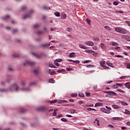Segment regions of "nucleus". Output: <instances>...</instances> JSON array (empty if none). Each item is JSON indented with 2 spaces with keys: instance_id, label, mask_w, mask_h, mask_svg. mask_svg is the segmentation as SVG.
Wrapping results in <instances>:
<instances>
[{
  "instance_id": "obj_51",
  "label": "nucleus",
  "mask_w": 130,
  "mask_h": 130,
  "mask_svg": "<svg viewBox=\"0 0 130 130\" xmlns=\"http://www.w3.org/2000/svg\"><path fill=\"white\" fill-rule=\"evenodd\" d=\"M86 22L88 25H90L91 21L89 19H86Z\"/></svg>"
},
{
  "instance_id": "obj_25",
  "label": "nucleus",
  "mask_w": 130,
  "mask_h": 130,
  "mask_svg": "<svg viewBox=\"0 0 130 130\" xmlns=\"http://www.w3.org/2000/svg\"><path fill=\"white\" fill-rule=\"evenodd\" d=\"M85 106H86V107H90L91 108V107H93L94 106V104H85Z\"/></svg>"
},
{
  "instance_id": "obj_21",
  "label": "nucleus",
  "mask_w": 130,
  "mask_h": 130,
  "mask_svg": "<svg viewBox=\"0 0 130 130\" xmlns=\"http://www.w3.org/2000/svg\"><path fill=\"white\" fill-rule=\"evenodd\" d=\"M58 109H56L54 110V112L52 114L53 116H56V111H58Z\"/></svg>"
},
{
  "instance_id": "obj_52",
  "label": "nucleus",
  "mask_w": 130,
  "mask_h": 130,
  "mask_svg": "<svg viewBox=\"0 0 130 130\" xmlns=\"http://www.w3.org/2000/svg\"><path fill=\"white\" fill-rule=\"evenodd\" d=\"M67 71H68V72H70V71H74V69H72L71 68H67Z\"/></svg>"
},
{
  "instance_id": "obj_41",
  "label": "nucleus",
  "mask_w": 130,
  "mask_h": 130,
  "mask_svg": "<svg viewBox=\"0 0 130 130\" xmlns=\"http://www.w3.org/2000/svg\"><path fill=\"white\" fill-rule=\"evenodd\" d=\"M8 18H10V16L9 15H7L6 16H5V17L3 18V20L4 21H6V19H8Z\"/></svg>"
},
{
  "instance_id": "obj_4",
  "label": "nucleus",
  "mask_w": 130,
  "mask_h": 130,
  "mask_svg": "<svg viewBox=\"0 0 130 130\" xmlns=\"http://www.w3.org/2000/svg\"><path fill=\"white\" fill-rule=\"evenodd\" d=\"M34 64H35V62L30 60H27L23 63V67L25 66H34Z\"/></svg>"
},
{
  "instance_id": "obj_58",
  "label": "nucleus",
  "mask_w": 130,
  "mask_h": 130,
  "mask_svg": "<svg viewBox=\"0 0 130 130\" xmlns=\"http://www.w3.org/2000/svg\"><path fill=\"white\" fill-rule=\"evenodd\" d=\"M101 48H102V49H104V48L105 45H104V43H101Z\"/></svg>"
},
{
  "instance_id": "obj_30",
  "label": "nucleus",
  "mask_w": 130,
  "mask_h": 130,
  "mask_svg": "<svg viewBox=\"0 0 130 130\" xmlns=\"http://www.w3.org/2000/svg\"><path fill=\"white\" fill-rule=\"evenodd\" d=\"M49 45H50L49 44ZM48 45V44H43L41 45V47H48V46H49Z\"/></svg>"
},
{
  "instance_id": "obj_62",
  "label": "nucleus",
  "mask_w": 130,
  "mask_h": 130,
  "mask_svg": "<svg viewBox=\"0 0 130 130\" xmlns=\"http://www.w3.org/2000/svg\"><path fill=\"white\" fill-rule=\"evenodd\" d=\"M19 55L18 54H16V55H13V57H15V58H19Z\"/></svg>"
},
{
  "instance_id": "obj_53",
  "label": "nucleus",
  "mask_w": 130,
  "mask_h": 130,
  "mask_svg": "<svg viewBox=\"0 0 130 130\" xmlns=\"http://www.w3.org/2000/svg\"><path fill=\"white\" fill-rule=\"evenodd\" d=\"M126 40L127 41H130V37H129V36H127L126 35Z\"/></svg>"
},
{
  "instance_id": "obj_2",
  "label": "nucleus",
  "mask_w": 130,
  "mask_h": 130,
  "mask_svg": "<svg viewBox=\"0 0 130 130\" xmlns=\"http://www.w3.org/2000/svg\"><path fill=\"white\" fill-rule=\"evenodd\" d=\"M32 55L36 57V58H38V59H41L43 57H47V54L45 53H42L40 55L37 54L35 53H32Z\"/></svg>"
},
{
  "instance_id": "obj_46",
  "label": "nucleus",
  "mask_w": 130,
  "mask_h": 130,
  "mask_svg": "<svg viewBox=\"0 0 130 130\" xmlns=\"http://www.w3.org/2000/svg\"><path fill=\"white\" fill-rule=\"evenodd\" d=\"M85 94H86V95L87 96V97H89V96H90V92H86Z\"/></svg>"
},
{
  "instance_id": "obj_34",
  "label": "nucleus",
  "mask_w": 130,
  "mask_h": 130,
  "mask_svg": "<svg viewBox=\"0 0 130 130\" xmlns=\"http://www.w3.org/2000/svg\"><path fill=\"white\" fill-rule=\"evenodd\" d=\"M124 64L126 66L127 69H130V63H127V62H124Z\"/></svg>"
},
{
  "instance_id": "obj_57",
  "label": "nucleus",
  "mask_w": 130,
  "mask_h": 130,
  "mask_svg": "<svg viewBox=\"0 0 130 130\" xmlns=\"http://www.w3.org/2000/svg\"><path fill=\"white\" fill-rule=\"evenodd\" d=\"M33 28H37V27H39V25L38 24H34L32 26Z\"/></svg>"
},
{
  "instance_id": "obj_36",
  "label": "nucleus",
  "mask_w": 130,
  "mask_h": 130,
  "mask_svg": "<svg viewBox=\"0 0 130 130\" xmlns=\"http://www.w3.org/2000/svg\"><path fill=\"white\" fill-rule=\"evenodd\" d=\"M55 61H56V62H61V61H62V59H57L55 60Z\"/></svg>"
},
{
  "instance_id": "obj_64",
  "label": "nucleus",
  "mask_w": 130,
  "mask_h": 130,
  "mask_svg": "<svg viewBox=\"0 0 130 130\" xmlns=\"http://www.w3.org/2000/svg\"><path fill=\"white\" fill-rule=\"evenodd\" d=\"M62 72H63V70H59L57 71L58 73H62Z\"/></svg>"
},
{
  "instance_id": "obj_50",
  "label": "nucleus",
  "mask_w": 130,
  "mask_h": 130,
  "mask_svg": "<svg viewBox=\"0 0 130 130\" xmlns=\"http://www.w3.org/2000/svg\"><path fill=\"white\" fill-rule=\"evenodd\" d=\"M70 112L71 113H75L76 112V109H71Z\"/></svg>"
},
{
  "instance_id": "obj_5",
  "label": "nucleus",
  "mask_w": 130,
  "mask_h": 130,
  "mask_svg": "<svg viewBox=\"0 0 130 130\" xmlns=\"http://www.w3.org/2000/svg\"><path fill=\"white\" fill-rule=\"evenodd\" d=\"M100 64H101L102 68H103V69H105V70L110 69V68H109V67H106V66H105V60H102L101 61H100Z\"/></svg>"
},
{
  "instance_id": "obj_3",
  "label": "nucleus",
  "mask_w": 130,
  "mask_h": 130,
  "mask_svg": "<svg viewBox=\"0 0 130 130\" xmlns=\"http://www.w3.org/2000/svg\"><path fill=\"white\" fill-rule=\"evenodd\" d=\"M115 31L121 33V34H126L127 33V30H126V29H124L121 27H117L116 28H115Z\"/></svg>"
},
{
  "instance_id": "obj_38",
  "label": "nucleus",
  "mask_w": 130,
  "mask_h": 130,
  "mask_svg": "<svg viewBox=\"0 0 130 130\" xmlns=\"http://www.w3.org/2000/svg\"><path fill=\"white\" fill-rule=\"evenodd\" d=\"M61 19H66V14L62 13V15L61 16Z\"/></svg>"
},
{
  "instance_id": "obj_10",
  "label": "nucleus",
  "mask_w": 130,
  "mask_h": 130,
  "mask_svg": "<svg viewBox=\"0 0 130 130\" xmlns=\"http://www.w3.org/2000/svg\"><path fill=\"white\" fill-rule=\"evenodd\" d=\"M110 44L112 45V46H117L118 45V43L114 42V41H111Z\"/></svg>"
},
{
  "instance_id": "obj_63",
  "label": "nucleus",
  "mask_w": 130,
  "mask_h": 130,
  "mask_svg": "<svg viewBox=\"0 0 130 130\" xmlns=\"http://www.w3.org/2000/svg\"><path fill=\"white\" fill-rule=\"evenodd\" d=\"M34 72L35 73V74H38L39 73L38 70H35L34 71Z\"/></svg>"
},
{
  "instance_id": "obj_16",
  "label": "nucleus",
  "mask_w": 130,
  "mask_h": 130,
  "mask_svg": "<svg viewBox=\"0 0 130 130\" xmlns=\"http://www.w3.org/2000/svg\"><path fill=\"white\" fill-rule=\"evenodd\" d=\"M79 47L80 48H82V49H87V47H86V46L83 45L82 44H79Z\"/></svg>"
},
{
  "instance_id": "obj_14",
  "label": "nucleus",
  "mask_w": 130,
  "mask_h": 130,
  "mask_svg": "<svg viewBox=\"0 0 130 130\" xmlns=\"http://www.w3.org/2000/svg\"><path fill=\"white\" fill-rule=\"evenodd\" d=\"M20 86H25L26 85V81L25 80H21L20 82Z\"/></svg>"
},
{
  "instance_id": "obj_28",
  "label": "nucleus",
  "mask_w": 130,
  "mask_h": 130,
  "mask_svg": "<svg viewBox=\"0 0 130 130\" xmlns=\"http://www.w3.org/2000/svg\"><path fill=\"white\" fill-rule=\"evenodd\" d=\"M113 87L114 88V89H117V88H118V83H116V84L113 85Z\"/></svg>"
},
{
  "instance_id": "obj_54",
  "label": "nucleus",
  "mask_w": 130,
  "mask_h": 130,
  "mask_svg": "<svg viewBox=\"0 0 130 130\" xmlns=\"http://www.w3.org/2000/svg\"><path fill=\"white\" fill-rule=\"evenodd\" d=\"M106 108H107L109 111H110V110H112V108L110 107L109 106H106Z\"/></svg>"
},
{
  "instance_id": "obj_1",
  "label": "nucleus",
  "mask_w": 130,
  "mask_h": 130,
  "mask_svg": "<svg viewBox=\"0 0 130 130\" xmlns=\"http://www.w3.org/2000/svg\"><path fill=\"white\" fill-rule=\"evenodd\" d=\"M21 90L23 92L30 91V88L29 87H25L21 88L19 87V85L17 84L16 83H14L12 84L10 87L9 89H1L0 92L3 93L4 92H13V91H15V92H18V91Z\"/></svg>"
},
{
  "instance_id": "obj_59",
  "label": "nucleus",
  "mask_w": 130,
  "mask_h": 130,
  "mask_svg": "<svg viewBox=\"0 0 130 130\" xmlns=\"http://www.w3.org/2000/svg\"><path fill=\"white\" fill-rule=\"evenodd\" d=\"M125 23L128 25V26H130V21H125Z\"/></svg>"
},
{
  "instance_id": "obj_8",
  "label": "nucleus",
  "mask_w": 130,
  "mask_h": 130,
  "mask_svg": "<svg viewBox=\"0 0 130 130\" xmlns=\"http://www.w3.org/2000/svg\"><path fill=\"white\" fill-rule=\"evenodd\" d=\"M33 13V11H31L30 12L28 13V14H26L24 15L23 17V19H27L28 18H30L31 17V14Z\"/></svg>"
},
{
  "instance_id": "obj_22",
  "label": "nucleus",
  "mask_w": 130,
  "mask_h": 130,
  "mask_svg": "<svg viewBox=\"0 0 130 130\" xmlns=\"http://www.w3.org/2000/svg\"><path fill=\"white\" fill-rule=\"evenodd\" d=\"M117 91H118L120 93H122V94L125 93V92L123 91V90H122L121 89H117Z\"/></svg>"
},
{
  "instance_id": "obj_18",
  "label": "nucleus",
  "mask_w": 130,
  "mask_h": 130,
  "mask_svg": "<svg viewBox=\"0 0 130 130\" xmlns=\"http://www.w3.org/2000/svg\"><path fill=\"white\" fill-rule=\"evenodd\" d=\"M69 61L72 62H75V63H80V60H73V59H69Z\"/></svg>"
},
{
  "instance_id": "obj_27",
  "label": "nucleus",
  "mask_w": 130,
  "mask_h": 130,
  "mask_svg": "<svg viewBox=\"0 0 130 130\" xmlns=\"http://www.w3.org/2000/svg\"><path fill=\"white\" fill-rule=\"evenodd\" d=\"M54 15L56 16V17H60V14L58 12H55Z\"/></svg>"
},
{
  "instance_id": "obj_48",
  "label": "nucleus",
  "mask_w": 130,
  "mask_h": 130,
  "mask_svg": "<svg viewBox=\"0 0 130 130\" xmlns=\"http://www.w3.org/2000/svg\"><path fill=\"white\" fill-rule=\"evenodd\" d=\"M25 111H26V109L23 108H21L20 109V112L23 113V112H25Z\"/></svg>"
},
{
  "instance_id": "obj_13",
  "label": "nucleus",
  "mask_w": 130,
  "mask_h": 130,
  "mask_svg": "<svg viewBox=\"0 0 130 130\" xmlns=\"http://www.w3.org/2000/svg\"><path fill=\"white\" fill-rule=\"evenodd\" d=\"M76 55L75 52H72L69 54V57H76Z\"/></svg>"
},
{
  "instance_id": "obj_49",
  "label": "nucleus",
  "mask_w": 130,
  "mask_h": 130,
  "mask_svg": "<svg viewBox=\"0 0 130 130\" xmlns=\"http://www.w3.org/2000/svg\"><path fill=\"white\" fill-rule=\"evenodd\" d=\"M91 60H84L83 61V63H88V62H91Z\"/></svg>"
},
{
  "instance_id": "obj_33",
  "label": "nucleus",
  "mask_w": 130,
  "mask_h": 130,
  "mask_svg": "<svg viewBox=\"0 0 130 130\" xmlns=\"http://www.w3.org/2000/svg\"><path fill=\"white\" fill-rule=\"evenodd\" d=\"M86 52H87L88 53H93V52H94V51L93 50H86Z\"/></svg>"
},
{
  "instance_id": "obj_47",
  "label": "nucleus",
  "mask_w": 130,
  "mask_h": 130,
  "mask_svg": "<svg viewBox=\"0 0 130 130\" xmlns=\"http://www.w3.org/2000/svg\"><path fill=\"white\" fill-rule=\"evenodd\" d=\"M93 40H94L95 41H99L100 39L99 38V37H94V38H93Z\"/></svg>"
},
{
  "instance_id": "obj_23",
  "label": "nucleus",
  "mask_w": 130,
  "mask_h": 130,
  "mask_svg": "<svg viewBox=\"0 0 130 130\" xmlns=\"http://www.w3.org/2000/svg\"><path fill=\"white\" fill-rule=\"evenodd\" d=\"M49 102L51 104H54V103H56V102H57V100H54V101H50Z\"/></svg>"
},
{
  "instance_id": "obj_20",
  "label": "nucleus",
  "mask_w": 130,
  "mask_h": 130,
  "mask_svg": "<svg viewBox=\"0 0 130 130\" xmlns=\"http://www.w3.org/2000/svg\"><path fill=\"white\" fill-rule=\"evenodd\" d=\"M49 83L54 84L55 83V81H54V79H53V78H51L49 80Z\"/></svg>"
},
{
  "instance_id": "obj_26",
  "label": "nucleus",
  "mask_w": 130,
  "mask_h": 130,
  "mask_svg": "<svg viewBox=\"0 0 130 130\" xmlns=\"http://www.w3.org/2000/svg\"><path fill=\"white\" fill-rule=\"evenodd\" d=\"M124 113L125 114H129L130 115V111L129 110H128L127 109H125V111L124 112Z\"/></svg>"
},
{
  "instance_id": "obj_6",
  "label": "nucleus",
  "mask_w": 130,
  "mask_h": 130,
  "mask_svg": "<svg viewBox=\"0 0 130 130\" xmlns=\"http://www.w3.org/2000/svg\"><path fill=\"white\" fill-rule=\"evenodd\" d=\"M37 110L38 111H48V108L44 106L39 107L37 108Z\"/></svg>"
},
{
  "instance_id": "obj_15",
  "label": "nucleus",
  "mask_w": 130,
  "mask_h": 130,
  "mask_svg": "<svg viewBox=\"0 0 130 130\" xmlns=\"http://www.w3.org/2000/svg\"><path fill=\"white\" fill-rule=\"evenodd\" d=\"M103 103L101 102H98L97 103H95L94 107H97L98 106H103Z\"/></svg>"
},
{
  "instance_id": "obj_35",
  "label": "nucleus",
  "mask_w": 130,
  "mask_h": 130,
  "mask_svg": "<svg viewBox=\"0 0 130 130\" xmlns=\"http://www.w3.org/2000/svg\"><path fill=\"white\" fill-rule=\"evenodd\" d=\"M66 102V100H61L58 102L59 104H62V103H64Z\"/></svg>"
},
{
  "instance_id": "obj_40",
  "label": "nucleus",
  "mask_w": 130,
  "mask_h": 130,
  "mask_svg": "<svg viewBox=\"0 0 130 130\" xmlns=\"http://www.w3.org/2000/svg\"><path fill=\"white\" fill-rule=\"evenodd\" d=\"M119 4V2H113V5L114 6H118Z\"/></svg>"
},
{
  "instance_id": "obj_42",
  "label": "nucleus",
  "mask_w": 130,
  "mask_h": 130,
  "mask_svg": "<svg viewBox=\"0 0 130 130\" xmlns=\"http://www.w3.org/2000/svg\"><path fill=\"white\" fill-rule=\"evenodd\" d=\"M121 38L122 39H126V35H122L121 36Z\"/></svg>"
},
{
  "instance_id": "obj_61",
  "label": "nucleus",
  "mask_w": 130,
  "mask_h": 130,
  "mask_svg": "<svg viewBox=\"0 0 130 130\" xmlns=\"http://www.w3.org/2000/svg\"><path fill=\"white\" fill-rule=\"evenodd\" d=\"M13 33H16V32H18V30L16 29H14L12 30Z\"/></svg>"
},
{
  "instance_id": "obj_60",
  "label": "nucleus",
  "mask_w": 130,
  "mask_h": 130,
  "mask_svg": "<svg viewBox=\"0 0 130 130\" xmlns=\"http://www.w3.org/2000/svg\"><path fill=\"white\" fill-rule=\"evenodd\" d=\"M56 73H55V71H52L51 73H50V75L51 76H53V75H55Z\"/></svg>"
},
{
  "instance_id": "obj_7",
  "label": "nucleus",
  "mask_w": 130,
  "mask_h": 130,
  "mask_svg": "<svg viewBox=\"0 0 130 130\" xmlns=\"http://www.w3.org/2000/svg\"><path fill=\"white\" fill-rule=\"evenodd\" d=\"M104 93L106 94L108 93L109 95H111L112 96H116L117 95V93L113 91H104Z\"/></svg>"
},
{
  "instance_id": "obj_55",
  "label": "nucleus",
  "mask_w": 130,
  "mask_h": 130,
  "mask_svg": "<svg viewBox=\"0 0 130 130\" xmlns=\"http://www.w3.org/2000/svg\"><path fill=\"white\" fill-rule=\"evenodd\" d=\"M67 31H68V32H72V28H67Z\"/></svg>"
},
{
  "instance_id": "obj_44",
  "label": "nucleus",
  "mask_w": 130,
  "mask_h": 130,
  "mask_svg": "<svg viewBox=\"0 0 130 130\" xmlns=\"http://www.w3.org/2000/svg\"><path fill=\"white\" fill-rule=\"evenodd\" d=\"M57 62H58L54 61V64H55V66H56V67H60V65L59 64V63H58Z\"/></svg>"
},
{
  "instance_id": "obj_56",
  "label": "nucleus",
  "mask_w": 130,
  "mask_h": 130,
  "mask_svg": "<svg viewBox=\"0 0 130 130\" xmlns=\"http://www.w3.org/2000/svg\"><path fill=\"white\" fill-rule=\"evenodd\" d=\"M35 84H36V83H35V82H31L29 83V85L33 86V85H35Z\"/></svg>"
},
{
  "instance_id": "obj_43",
  "label": "nucleus",
  "mask_w": 130,
  "mask_h": 130,
  "mask_svg": "<svg viewBox=\"0 0 130 130\" xmlns=\"http://www.w3.org/2000/svg\"><path fill=\"white\" fill-rule=\"evenodd\" d=\"M8 71H9V72H13V71H14V69H13L11 67H8Z\"/></svg>"
},
{
  "instance_id": "obj_19",
  "label": "nucleus",
  "mask_w": 130,
  "mask_h": 130,
  "mask_svg": "<svg viewBox=\"0 0 130 130\" xmlns=\"http://www.w3.org/2000/svg\"><path fill=\"white\" fill-rule=\"evenodd\" d=\"M104 28L108 31H111L112 30V28L110 27H109V26H105Z\"/></svg>"
},
{
  "instance_id": "obj_39",
  "label": "nucleus",
  "mask_w": 130,
  "mask_h": 130,
  "mask_svg": "<svg viewBox=\"0 0 130 130\" xmlns=\"http://www.w3.org/2000/svg\"><path fill=\"white\" fill-rule=\"evenodd\" d=\"M78 95L80 97H84V93H79Z\"/></svg>"
},
{
  "instance_id": "obj_31",
  "label": "nucleus",
  "mask_w": 130,
  "mask_h": 130,
  "mask_svg": "<svg viewBox=\"0 0 130 130\" xmlns=\"http://www.w3.org/2000/svg\"><path fill=\"white\" fill-rule=\"evenodd\" d=\"M49 68H53L54 69H55V68H56L55 66H54V65H53L52 63H50L49 64Z\"/></svg>"
},
{
  "instance_id": "obj_12",
  "label": "nucleus",
  "mask_w": 130,
  "mask_h": 130,
  "mask_svg": "<svg viewBox=\"0 0 130 130\" xmlns=\"http://www.w3.org/2000/svg\"><path fill=\"white\" fill-rule=\"evenodd\" d=\"M113 108H114V109H120L121 108L120 106H119L118 105H116L115 104H113L112 105Z\"/></svg>"
},
{
  "instance_id": "obj_37",
  "label": "nucleus",
  "mask_w": 130,
  "mask_h": 130,
  "mask_svg": "<svg viewBox=\"0 0 130 130\" xmlns=\"http://www.w3.org/2000/svg\"><path fill=\"white\" fill-rule=\"evenodd\" d=\"M121 104H122V105H123V106L128 105L127 103L126 102H124V101L121 102Z\"/></svg>"
},
{
  "instance_id": "obj_29",
  "label": "nucleus",
  "mask_w": 130,
  "mask_h": 130,
  "mask_svg": "<svg viewBox=\"0 0 130 130\" xmlns=\"http://www.w3.org/2000/svg\"><path fill=\"white\" fill-rule=\"evenodd\" d=\"M71 96L72 97H77L78 96V93H72V94H71Z\"/></svg>"
},
{
  "instance_id": "obj_11",
  "label": "nucleus",
  "mask_w": 130,
  "mask_h": 130,
  "mask_svg": "<svg viewBox=\"0 0 130 130\" xmlns=\"http://www.w3.org/2000/svg\"><path fill=\"white\" fill-rule=\"evenodd\" d=\"M11 81H12V77H11L10 76H8L7 79L6 80V82L10 83Z\"/></svg>"
},
{
  "instance_id": "obj_17",
  "label": "nucleus",
  "mask_w": 130,
  "mask_h": 130,
  "mask_svg": "<svg viewBox=\"0 0 130 130\" xmlns=\"http://www.w3.org/2000/svg\"><path fill=\"white\" fill-rule=\"evenodd\" d=\"M107 64L109 66V67H111V68H114V66H113V63L112 62H110L109 61L107 62Z\"/></svg>"
},
{
  "instance_id": "obj_45",
  "label": "nucleus",
  "mask_w": 130,
  "mask_h": 130,
  "mask_svg": "<svg viewBox=\"0 0 130 130\" xmlns=\"http://www.w3.org/2000/svg\"><path fill=\"white\" fill-rule=\"evenodd\" d=\"M49 8L46 7H43V10H44L45 11H48Z\"/></svg>"
},
{
  "instance_id": "obj_9",
  "label": "nucleus",
  "mask_w": 130,
  "mask_h": 130,
  "mask_svg": "<svg viewBox=\"0 0 130 130\" xmlns=\"http://www.w3.org/2000/svg\"><path fill=\"white\" fill-rule=\"evenodd\" d=\"M85 44L88 46H93L94 45V42L92 41H86L85 42Z\"/></svg>"
},
{
  "instance_id": "obj_24",
  "label": "nucleus",
  "mask_w": 130,
  "mask_h": 130,
  "mask_svg": "<svg viewBox=\"0 0 130 130\" xmlns=\"http://www.w3.org/2000/svg\"><path fill=\"white\" fill-rule=\"evenodd\" d=\"M125 86L126 88H128V89H130V83H126Z\"/></svg>"
},
{
  "instance_id": "obj_32",
  "label": "nucleus",
  "mask_w": 130,
  "mask_h": 130,
  "mask_svg": "<svg viewBox=\"0 0 130 130\" xmlns=\"http://www.w3.org/2000/svg\"><path fill=\"white\" fill-rule=\"evenodd\" d=\"M86 68H94V66L93 64H87Z\"/></svg>"
}]
</instances>
